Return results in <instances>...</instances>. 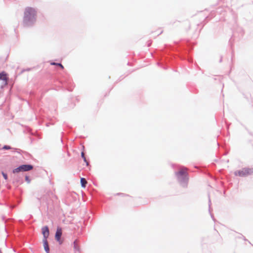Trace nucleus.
I'll return each mask as SVG.
<instances>
[{
    "label": "nucleus",
    "mask_w": 253,
    "mask_h": 253,
    "mask_svg": "<svg viewBox=\"0 0 253 253\" xmlns=\"http://www.w3.org/2000/svg\"><path fill=\"white\" fill-rule=\"evenodd\" d=\"M36 11L32 7H27L25 9L24 17V22L26 25L33 23L36 19Z\"/></svg>",
    "instance_id": "1"
},
{
    "label": "nucleus",
    "mask_w": 253,
    "mask_h": 253,
    "mask_svg": "<svg viewBox=\"0 0 253 253\" xmlns=\"http://www.w3.org/2000/svg\"><path fill=\"white\" fill-rule=\"evenodd\" d=\"M187 169L185 168H182L176 172V175L179 182L187 183L188 181Z\"/></svg>",
    "instance_id": "2"
},
{
    "label": "nucleus",
    "mask_w": 253,
    "mask_h": 253,
    "mask_svg": "<svg viewBox=\"0 0 253 253\" xmlns=\"http://www.w3.org/2000/svg\"><path fill=\"white\" fill-rule=\"evenodd\" d=\"M252 173H253V169L248 168H244L235 172V174L240 176H244Z\"/></svg>",
    "instance_id": "3"
},
{
    "label": "nucleus",
    "mask_w": 253,
    "mask_h": 253,
    "mask_svg": "<svg viewBox=\"0 0 253 253\" xmlns=\"http://www.w3.org/2000/svg\"><path fill=\"white\" fill-rule=\"evenodd\" d=\"M8 75L5 72H0V81H2L1 87H3L8 84Z\"/></svg>",
    "instance_id": "4"
},
{
    "label": "nucleus",
    "mask_w": 253,
    "mask_h": 253,
    "mask_svg": "<svg viewBox=\"0 0 253 253\" xmlns=\"http://www.w3.org/2000/svg\"><path fill=\"white\" fill-rule=\"evenodd\" d=\"M62 234V229L60 227H58L56 232L55 233V239L60 244H62V241L60 240L61 236Z\"/></svg>",
    "instance_id": "5"
},
{
    "label": "nucleus",
    "mask_w": 253,
    "mask_h": 253,
    "mask_svg": "<svg viewBox=\"0 0 253 253\" xmlns=\"http://www.w3.org/2000/svg\"><path fill=\"white\" fill-rule=\"evenodd\" d=\"M42 233L43 236V239H47L49 236V230L47 226L43 227L42 228Z\"/></svg>",
    "instance_id": "6"
},
{
    "label": "nucleus",
    "mask_w": 253,
    "mask_h": 253,
    "mask_svg": "<svg viewBox=\"0 0 253 253\" xmlns=\"http://www.w3.org/2000/svg\"><path fill=\"white\" fill-rule=\"evenodd\" d=\"M22 171H29L33 169V166L30 165H23L20 166Z\"/></svg>",
    "instance_id": "7"
},
{
    "label": "nucleus",
    "mask_w": 253,
    "mask_h": 253,
    "mask_svg": "<svg viewBox=\"0 0 253 253\" xmlns=\"http://www.w3.org/2000/svg\"><path fill=\"white\" fill-rule=\"evenodd\" d=\"M43 247H44V250H45V252L47 253H49V248L48 247L47 239H43Z\"/></svg>",
    "instance_id": "8"
},
{
    "label": "nucleus",
    "mask_w": 253,
    "mask_h": 253,
    "mask_svg": "<svg viewBox=\"0 0 253 253\" xmlns=\"http://www.w3.org/2000/svg\"><path fill=\"white\" fill-rule=\"evenodd\" d=\"M74 249L76 251H80V246L77 240L74 242Z\"/></svg>",
    "instance_id": "9"
},
{
    "label": "nucleus",
    "mask_w": 253,
    "mask_h": 253,
    "mask_svg": "<svg viewBox=\"0 0 253 253\" xmlns=\"http://www.w3.org/2000/svg\"><path fill=\"white\" fill-rule=\"evenodd\" d=\"M81 183L82 186L84 188H85L86 187V185L87 184V181L85 178H81Z\"/></svg>",
    "instance_id": "10"
},
{
    "label": "nucleus",
    "mask_w": 253,
    "mask_h": 253,
    "mask_svg": "<svg viewBox=\"0 0 253 253\" xmlns=\"http://www.w3.org/2000/svg\"><path fill=\"white\" fill-rule=\"evenodd\" d=\"M51 65H56L57 66H59L62 69H64V67L63 66L60 64V63H55V62H52L50 63Z\"/></svg>",
    "instance_id": "11"
},
{
    "label": "nucleus",
    "mask_w": 253,
    "mask_h": 253,
    "mask_svg": "<svg viewBox=\"0 0 253 253\" xmlns=\"http://www.w3.org/2000/svg\"><path fill=\"white\" fill-rule=\"evenodd\" d=\"M20 171H21V167H19L18 168H16V169H15L13 170V173H18Z\"/></svg>",
    "instance_id": "12"
},
{
    "label": "nucleus",
    "mask_w": 253,
    "mask_h": 253,
    "mask_svg": "<svg viewBox=\"0 0 253 253\" xmlns=\"http://www.w3.org/2000/svg\"><path fill=\"white\" fill-rule=\"evenodd\" d=\"M81 156H82V157L84 159V161L86 163V165H88V162H87V161L86 160V158H85V156H84V152H82Z\"/></svg>",
    "instance_id": "13"
},
{
    "label": "nucleus",
    "mask_w": 253,
    "mask_h": 253,
    "mask_svg": "<svg viewBox=\"0 0 253 253\" xmlns=\"http://www.w3.org/2000/svg\"><path fill=\"white\" fill-rule=\"evenodd\" d=\"M3 149H5V150H8V149H11V148L9 146L5 145L3 146Z\"/></svg>",
    "instance_id": "14"
},
{
    "label": "nucleus",
    "mask_w": 253,
    "mask_h": 253,
    "mask_svg": "<svg viewBox=\"0 0 253 253\" xmlns=\"http://www.w3.org/2000/svg\"><path fill=\"white\" fill-rule=\"evenodd\" d=\"M2 174L5 180L7 179V174L4 172H2Z\"/></svg>",
    "instance_id": "15"
},
{
    "label": "nucleus",
    "mask_w": 253,
    "mask_h": 253,
    "mask_svg": "<svg viewBox=\"0 0 253 253\" xmlns=\"http://www.w3.org/2000/svg\"><path fill=\"white\" fill-rule=\"evenodd\" d=\"M26 180L27 181H28V182H29V180L28 177H27V176H26Z\"/></svg>",
    "instance_id": "16"
}]
</instances>
